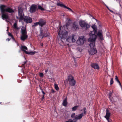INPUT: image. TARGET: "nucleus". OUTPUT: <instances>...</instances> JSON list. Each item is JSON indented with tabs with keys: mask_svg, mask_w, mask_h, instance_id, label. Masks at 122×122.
Masks as SVG:
<instances>
[{
	"mask_svg": "<svg viewBox=\"0 0 122 122\" xmlns=\"http://www.w3.org/2000/svg\"><path fill=\"white\" fill-rule=\"evenodd\" d=\"M21 50L22 51H24L25 52V51L24 50H27V48L25 46H22L21 47Z\"/></svg>",
	"mask_w": 122,
	"mask_h": 122,
	"instance_id": "c85d7f7f",
	"label": "nucleus"
},
{
	"mask_svg": "<svg viewBox=\"0 0 122 122\" xmlns=\"http://www.w3.org/2000/svg\"><path fill=\"white\" fill-rule=\"evenodd\" d=\"M75 115V113H72V114H71V117L72 118H73L74 117H75L76 116Z\"/></svg>",
	"mask_w": 122,
	"mask_h": 122,
	"instance_id": "4c0bfd02",
	"label": "nucleus"
},
{
	"mask_svg": "<svg viewBox=\"0 0 122 122\" xmlns=\"http://www.w3.org/2000/svg\"><path fill=\"white\" fill-rule=\"evenodd\" d=\"M39 76L41 77H42L43 76V73H41L39 74Z\"/></svg>",
	"mask_w": 122,
	"mask_h": 122,
	"instance_id": "ea45409f",
	"label": "nucleus"
},
{
	"mask_svg": "<svg viewBox=\"0 0 122 122\" xmlns=\"http://www.w3.org/2000/svg\"><path fill=\"white\" fill-rule=\"evenodd\" d=\"M52 1L54 3L56 4L57 6L63 7L67 9L73 13L74 12L73 11L71 8L67 7L63 4H62L61 3H60V2L59 0H52Z\"/></svg>",
	"mask_w": 122,
	"mask_h": 122,
	"instance_id": "0eeeda50",
	"label": "nucleus"
},
{
	"mask_svg": "<svg viewBox=\"0 0 122 122\" xmlns=\"http://www.w3.org/2000/svg\"><path fill=\"white\" fill-rule=\"evenodd\" d=\"M6 6L4 5H1L0 6V10H2V12H8L10 13L14 12V10L10 8H5Z\"/></svg>",
	"mask_w": 122,
	"mask_h": 122,
	"instance_id": "6e6552de",
	"label": "nucleus"
},
{
	"mask_svg": "<svg viewBox=\"0 0 122 122\" xmlns=\"http://www.w3.org/2000/svg\"><path fill=\"white\" fill-rule=\"evenodd\" d=\"M39 22V25L41 26L45 24L46 23V21L43 19H41Z\"/></svg>",
	"mask_w": 122,
	"mask_h": 122,
	"instance_id": "a211bd4d",
	"label": "nucleus"
},
{
	"mask_svg": "<svg viewBox=\"0 0 122 122\" xmlns=\"http://www.w3.org/2000/svg\"><path fill=\"white\" fill-rule=\"evenodd\" d=\"M86 108H84L83 109V110L84 111V112L83 114V116H84L85 115L86 113Z\"/></svg>",
	"mask_w": 122,
	"mask_h": 122,
	"instance_id": "f704fd0d",
	"label": "nucleus"
},
{
	"mask_svg": "<svg viewBox=\"0 0 122 122\" xmlns=\"http://www.w3.org/2000/svg\"><path fill=\"white\" fill-rule=\"evenodd\" d=\"M71 23V21L70 19H69L67 21L66 25L67 26V25H70Z\"/></svg>",
	"mask_w": 122,
	"mask_h": 122,
	"instance_id": "a878e982",
	"label": "nucleus"
},
{
	"mask_svg": "<svg viewBox=\"0 0 122 122\" xmlns=\"http://www.w3.org/2000/svg\"><path fill=\"white\" fill-rule=\"evenodd\" d=\"M69 84L71 86H74L75 85L76 81L74 77L71 75H69L66 79Z\"/></svg>",
	"mask_w": 122,
	"mask_h": 122,
	"instance_id": "423d86ee",
	"label": "nucleus"
},
{
	"mask_svg": "<svg viewBox=\"0 0 122 122\" xmlns=\"http://www.w3.org/2000/svg\"><path fill=\"white\" fill-rule=\"evenodd\" d=\"M13 28L15 29L18 30L19 28H18L17 27V22H15L13 25Z\"/></svg>",
	"mask_w": 122,
	"mask_h": 122,
	"instance_id": "4be33fe9",
	"label": "nucleus"
},
{
	"mask_svg": "<svg viewBox=\"0 0 122 122\" xmlns=\"http://www.w3.org/2000/svg\"><path fill=\"white\" fill-rule=\"evenodd\" d=\"M42 92L43 93L44 95L45 94V93L44 92V91H42Z\"/></svg>",
	"mask_w": 122,
	"mask_h": 122,
	"instance_id": "09e8293b",
	"label": "nucleus"
},
{
	"mask_svg": "<svg viewBox=\"0 0 122 122\" xmlns=\"http://www.w3.org/2000/svg\"><path fill=\"white\" fill-rule=\"evenodd\" d=\"M1 12L2 14V17L3 19H9V16L8 14L5 13V12H2V10H1Z\"/></svg>",
	"mask_w": 122,
	"mask_h": 122,
	"instance_id": "9b49d317",
	"label": "nucleus"
},
{
	"mask_svg": "<svg viewBox=\"0 0 122 122\" xmlns=\"http://www.w3.org/2000/svg\"><path fill=\"white\" fill-rule=\"evenodd\" d=\"M48 71V69H45V73L46 74L47 73V72Z\"/></svg>",
	"mask_w": 122,
	"mask_h": 122,
	"instance_id": "a19ab883",
	"label": "nucleus"
},
{
	"mask_svg": "<svg viewBox=\"0 0 122 122\" xmlns=\"http://www.w3.org/2000/svg\"><path fill=\"white\" fill-rule=\"evenodd\" d=\"M64 26L62 28L60 27L59 28V31L58 32V36L59 35L62 42L63 41L62 39H64L66 37L68 33L67 31L64 29Z\"/></svg>",
	"mask_w": 122,
	"mask_h": 122,
	"instance_id": "f03ea898",
	"label": "nucleus"
},
{
	"mask_svg": "<svg viewBox=\"0 0 122 122\" xmlns=\"http://www.w3.org/2000/svg\"><path fill=\"white\" fill-rule=\"evenodd\" d=\"M43 46V44L42 43L41 44V46Z\"/></svg>",
	"mask_w": 122,
	"mask_h": 122,
	"instance_id": "8fccbe9b",
	"label": "nucleus"
},
{
	"mask_svg": "<svg viewBox=\"0 0 122 122\" xmlns=\"http://www.w3.org/2000/svg\"><path fill=\"white\" fill-rule=\"evenodd\" d=\"M18 14L19 17L16 16V18L20 20L19 21L21 20H23L25 22L27 23H30L32 21V20L31 18L29 17L25 16H24V14L22 8L21 7H19Z\"/></svg>",
	"mask_w": 122,
	"mask_h": 122,
	"instance_id": "f257e3e1",
	"label": "nucleus"
},
{
	"mask_svg": "<svg viewBox=\"0 0 122 122\" xmlns=\"http://www.w3.org/2000/svg\"><path fill=\"white\" fill-rule=\"evenodd\" d=\"M109 97L110 98V97L111 96V93L109 94Z\"/></svg>",
	"mask_w": 122,
	"mask_h": 122,
	"instance_id": "49530a36",
	"label": "nucleus"
},
{
	"mask_svg": "<svg viewBox=\"0 0 122 122\" xmlns=\"http://www.w3.org/2000/svg\"><path fill=\"white\" fill-rule=\"evenodd\" d=\"M79 107L78 106H76L72 108V110L73 111H75Z\"/></svg>",
	"mask_w": 122,
	"mask_h": 122,
	"instance_id": "c756f323",
	"label": "nucleus"
},
{
	"mask_svg": "<svg viewBox=\"0 0 122 122\" xmlns=\"http://www.w3.org/2000/svg\"><path fill=\"white\" fill-rule=\"evenodd\" d=\"M79 23L82 28L85 30H87L90 27V25L85 20H80L79 22Z\"/></svg>",
	"mask_w": 122,
	"mask_h": 122,
	"instance_id": "7ed1b4c3",
	"label": "nucleus"
},
{
	"mask_svg": "<svg viewBox=\"0 0 122 122\" xmlns=\"http://www.w3.org/2000/svg\"><path fill=\"white\" fill-rule=\"evenodd\" d=\"M38 9L40 10H44L45 9L40 5H38Z\"/></svg>",
	"mask_w": 122,
	"mask_h": 122,
	"instance_id": "2f4dec72",
	"label": "nucleus"
},
{
	"mask_svg": "<svg viewBox=\"0 0 122 122\" xmlns=\"http://www.w3.org/2000/svg\"><path fill=\"white\" fill-rule=\"evenodd\" d=\"M38 25H39V22H37L36 23H34V25H32V26H37Z\"/></svg>",
	"mask_w": 122,
	"mask_h": 122,
	"instance_id": "c9c22d12",
	"label": "nucleus"
},
{
	"mask_svg": "<svg viewBox=\"0 0 122 122\" xmlns=\"http://www.w3.org/2000/svg\"><path fill=\"white\" fill-rule=\"evenodd\" d=\"M76 120L75 119H70L68 121H66L65 122H76Z\"/></svg>",
	"mask_w": 122,
	"mask_h": 122,
	"instance_id": "7c9ffc66",
	"label": "nucleus"
},
{
	"mask_svg": "<svg viewBox=\"0 0 122 122\" xmlns=\"http://www.w3.org/2000/svg\"><path fill=\"white\" fill-rule=\"evenodd\" d=\"M97 35L99 36V37H100V36H101V37H102V33L100 32H98L97 34Z\"/></svg>",
	"mask_w": 122,
	"mask_h": 122,
	"instance_id": "58836bf2",
	"label": "nucleus"
},
{
	"mask_svg": "<svg viewBox=\"0 0 122 122\" xmlns=\"http://www.w3.org/2000/svg\"><path fill=\"white\" fill-rule=\"evenodd\" d=\"M91 27L94 30L97 31V26L96 25H92Z\"/></svg>",
	"mask_w": 122,
	"mask_h": 122,
	"instance_id": "cd10ccee",
	"label": "nucleus"
},
{
	"mask_svg": "<svg viewBox=\"0 0 122 122\" xmlns=\"http://www.w3.org/2000/svg\"><path fill=\"white\" fill-rule=\"evenodd\" d=\"M109 10L111 12H113V11H112V10Z\"/></svg>",
	"mask_w": 122,
	"mask_h": 122,
	"instance_id": "de8ad7c7",
	"label": "nucleus"
},
{
	"mask_svg": "<svg viewBox=\"0 0 122 122\" xmlns=\"http://www.w3.org/2000/svg\"><path fill=\"white\" fill-rule=\"evenodd\" d=\"M26 61H25V62H24V63L22 64V67H23L24 65L26 63Z\"/></svg>",
	"mask_w": 122,
	"mask_h": 122,
	"instance_id": "79ce46f5",
	"label": "nucleus"
},
{
	"mask_svg": "<svg viewBox=\"0 0 122 122\" xmlns=\"http://www.w3.org/2000/svg\"><path fill=\"white\" fill-rule=\"evenodd\" d=\"M97 36L96 35L90 36V37L88 40V41H95Z\"/></svg>",
	"mask_w": 122,
	"mask_h": 122,
	"instance_id": "2eb2a0df",
	"label": "nucleus"
},
{
	"mask_svg": "<svg viewBox=\"0 0 122 122\" xmlns=\"http://www.w3.org/2000/svg\"><path fill=\"white\" fill-rule=\"evenodd\" d=\"M67 102L66 100V98L63 101L62 104L63 105L65 106H66L67 105Z\"/></svg>",
	"mask_w": 122,
	"mask_h": 122,
	"instance_id": "b1692460",
	"label": "nucleus"
},
{
	"mask_svg": "<svg viewBox=\"0 0 122 122\" xmlns=\"http://www.w3.org/2000/svg\"><path fill=\"white\" fill-rule=\"evenodd\" d=\"M21 35L20 37L21 39L23 41H24L28 37L27 35V31L25 28L23 26L21 29Z\"/></svg>",
	"mask_w": 122,
	"mask_h": 122,
	"instance_id": "20e7f679",
	"label": "nucleus"
},
{
	"mask_svg": "<svg viewBox=\"0 0 122 122\" xmlns=\"http://www.w3.org/2000/svg\"><path fill=\"white\" fill-rule=\"evenodd\" d=\"M102 37H103L102 36V37H101V36H100V37H99L100 38V39H102L103 38Z\"/></svg>",
	"mask_w": 122,
	"mask_h": 122,
	"instance_id": "a18cd8bd",
	"label": "nucleus"
},
{
	"mask_svg": "<svg viewBox=\"0 0 122 122\" xmlns=\"http://www.w3.org/2000/svg\"><path fill=\"white\" fill-rule=\"evenodd\" d=\"M91 66L94 69L99 70V67L98 65L96 63H92L91 64Z\"/></svg>",
	"mask_w": 122,
	"mask_h": 122,
	"instance_id": "dca6fc26",
	"label": "nucleus"
},
{
	"mask_svg": "<svg viewBox=\"0 0 122 122\" xmlns=\"http://www.w3.org/2000/svg\"><path fill=\"white\" fill-rule=\"evenodd\" d=\"M40 35L42 36V38L44 37L48 36L50 35V33L47 30L46 28H41L40 29Z\"/></svg>",
	"mask_w": 122,
	"mask_h": 122,
	"instance_id": "39448f33",
	"label": "nucleus"
},
{
	"mask_svg": "<svg viewBox=\"0 0 122 122\" xmlns=\"http://www.w3.org/2000/svg\"><path fill=\"white\" fill-rule=\"evenodd\" d=\"M53 6H50L48 7L47 8V10L49 11V12H51L54 11L55 10V8H52V7H53Z\"/></svg>",
	"mask_w": 122,
	"mask_h": 122,
	"instance_id": "412c9836",
	"label": "nucleus"
},
{
	"mask_svg": "<svg viewBox=\"0 0 122 122\" xmlns=\"http://www.w3.org/2000/svg\"><path fill=\"white\" fill-rule=\"evenodd\" d=\"M72 28L73 29L76 30L78 29V26L76 23L75 22L73 24Z\"/></svg>",
	"mask_w": 122,
	"mask_h": 122,
	"instance_id": "aec40b11",
	"label": "nucleus"
},
{
	"mask_svg": "<svg viewBox=\"0 0 122 122\" xmlns=\"http://www.w3.org/2000/svg\"><path fill=\"white\" fill-rule=\"evenodd\" d=\"M8 35L9 36H11L12 39H14V38L13 36L12 35V34L10 33V32H8Z\"/></svg>",
	"mask_w": 122,
	"mask_h": 122,
	"instance_id": "72a5a7b5",
	"label": "nucleus"
},
{
	"mask_svg": "<svg viewBox=\"0 0 122 122\" xmlns=\"http://www.w3.org/2000/svg\"><path fill=\"white\" fill-rule=\"evenodd\" d=\"M66 41L70 42H74L75 41V40L73 36H70L67 38Z\"/></svg>",
	"mask_w": 122,
	"mask_h": 122,
	"instance_id": "4468645a",
	"label": "nucleus"
},
{
	"mask_svg": "<svg viewBox=\"0 0 122 122\" xmlns=\"http://www.w3.org/2000/svg\"><path fill=\"white\" fill-rule=\"evenodd\" d=\"M86 40L83 36L80 37L77 41V43L79 45L83 44Z\"/></svg>",
	"mask_w": 122,
	"mask_h": 122,
	"instance_id": "1a4fd4ad",
	"label": "nucleus"
},
{
	"mask_svg": "<svg viewBox=\"0 0 122 122\" xmlns=\"http://www.w3.org/2000/svg\"><path fill=\"white\" fill-rule=\"evenodd\" d=\"M88 51L89 54L91 55H94L97 52V50L94 48H91L89 49Z\"/></svg>",
	"mask_w": 122,
	"mask_h": 122,
	"instance_id": "ddd939ff",
	"label": "nucleus"
},
{
	"mask_svg": "<svg viewBox=\"0 0 122 122\" xmlns=\"http://www.w3.org/2000/svg\"><path fill=\"white\" fill-rule=\"evenodd\" d=\"M111 116V113L108 109H107L106 110V115L104 117L108 121V122H110V121L109 120V117Z\"/></svg>",
	"mask_w": 122,
	"mask_h": 122,
	"instance_id": "f8f14e48",
	"label": "nucleus"
},
{
	"mask_svg": "<svg viewBox=\"0 0 122 122\" xmlns=\"http://www.w3.org/2000/svg\"><path fill=\"white\" fill-rule=\"evenodd\" d=\"M83 116V114L81 113L76 115L75 117V118L76 120H80L82 118Z\"/></svg>",
	"mask_w": 122,
	"mask_h": 122,
	"instance_id": "f3484780",
	"label": "nucleus"
},
{
	"mask_svg": "<svg viewBox=\"0 0 122 122\" xmlns=\"http://www.w3.org/2000/svg\"><path fill=\"white\" fill-rule=\"evenodd\" d=\"M97 31L93 30L90 33V36H92L93 35H96V34Z\"/></svg>",
	"mask_w": 122,
	"mask_h": 122,
	"instance_id": "5701e85b",
	"label": "nucleus"
},
{
	"mask_svg": "<svg viewBox=\"0 0 122 122\" xmlns=\"http://www.w3.org/2000/svg\"><path fill=\"white\" fill-rule=\"evenodd\" d=\"M55 88V89L57 91L59 90V87H58L57 85L56 84H54Z\"/></svg>",
	"mask_w": 122,
	"mask_h": 122,
	"instance_id": "473e14b6",
	"label": "nucleus"
},
{
	"mask_svg": "<svg viewBox=\"0 0 122 122\" xmlns=\"http://www.w3.org/2000/svg\"><path fill=\"white\" fill-rule=\"evenodd\" d=\"M37 5H36L33 4L31 6L30 9V11L31 13H33L35 12L37 9Z\"/></svg>",
	"mask_w": 122,
	"mask_h": 122,
	"instance_id": "9d476101",
	"label": "nucleus"
},
{
	"mask_svg": "<svg viewBox=\"0 0 122 122\" xmlns=\"http://www.w3.org/2000/svg\"><path fill=\"white\" fill-rule=\"evenodd\" d=\"M115 79L116 81H117L119 83L120 86H121V83L120 81H119L117 76H115Z\"/></svg>",
	"mask_w": 122,
	"mask_h": 122,
	"instance_id": "bb28decb",
	"label": "nucleus"
},
{
	"mask_svg": "<svg viewBox=\"0 0 122 122\" xmlns=\"http://www.w3.org/2000/svg\"><path fill=\"white\" fill-rule=\"evenodd\" d=\"M52 93H54L55 92V91L53 89H52L51 91Z\"/></svg>",
	"mask_w": 122,
	"mask_h": 122,
	"instance_id": "37998d69",
	"label": "nucleus"
},
{
	"mask_svg": "<svg viewBox=\"0 0 122 122\" xmlns=\"http://www.w3.org/2000/svg\"><path fill=\"white\" fill-rule=\"evenodd\" d=\"M88 42H90L89 46L91 48H94V47L95 46V41H88Z\"/></svg>",
	"mask_w": 122,
	"mask_h": 122,
	"instance_id": "6ab92c4d",
	"label": "nucleus"
},
{
	"mask_svg": "<svg viewBox=\"0 0 122 122\" xmlns=\"http://www.w3.org/2000/svg\"><path fill=\"white\" fill-rule=\"evenodd\" d=\"M10 40V39L8 38L6 39V40L8 41H9Z\"/></svg>",
	"mask_w": 122,
	"mask_h": 122,
	"instance_id": "c03bdc74",
	"label": "nucleus"
},
{
	"mask_svg": "<svg viewBox=\"0 0 122 122\" xmlns=\"http://www.w3.org/2000/svg\"><path fill=\"white\" fill-rule=\"evenodd\" d=\"M113 78H111V79L110 80V85H111L113 84Z\"/></svg>",
	"mask_w": 122,
	"mask_h": 122,
	"instance_id": "e433bc0d",
	"label": "nucleus"
},
{
	"mask_svg": "<svg viewBox=\"0 0 122 122\" xmlns=\"http://www.w3.org/2000/svg\"><path fill=\"white\" fill-rule=\"evenodd\" d=\"M106 5V6H107L106 5ZM107 6V9H108L109 10H110V9L109 8H108V7L107 6Z\"/></svg>",
	"mask_w": 122,
	"mask_h": 122,
	"instance_id": "3c124183",
	"label": "nucleus"
},
{
	"mask_svg": "<svg viewBox=\"0 0 122 122\" xmlns=\"http://www.w3.org/2000/svg\"><path fill=\"white\" fill-rule=\"evenodd\" d=\"M25 52L27 54H30V55H34L35 53V52H34L31 51V52H28L26 51H25Z\"/></svg>",
	"mask_w": 122,
	"mask_h": 122,
	"instance_id": "393cba45",
	"label": "nucleus"
},
{
	"mask_svg": "<svg viewBox=\"0 0 122 122\" xmlns=\"http://www.w3.org/2000/svg\"><path fill=\"white\" fill-rule=\"evenodd\" d=\"M44 95H43V96L42 97V99H44Z\"/></svg>",
	"mask_w": 122,
	"mask_h": 122,
	"instance_id": "603ef678",
	"label": "nucleus"
}]
</instances>
